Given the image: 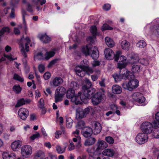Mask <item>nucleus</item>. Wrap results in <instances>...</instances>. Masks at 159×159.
Instances as JSON below:
<instances>
[{"mask_svg": "<svg viewBox=\"0 0 159 159\" xmlns=\"http://www.w3.org/2000/svg\"><path fill=\"white\" fill-rule=\"evenodd\" d=\"M91 52L90 53L92 58L94 59L98 58L99 57V53L98 48L96 47H92L90 50Z\"/></svg>", "mask_w": 159, "mask_h": 159, "instance_id": "5701e85b", "label": "nucleus"}, {"mask_svg": "<svg viewBox=\"0 0 159 159\" xmlns=\"http://www.w3.org/2000/svg\"><path fill=\"white\" fill-rule=\"evenodd\" d=\"M13 78L14 80H17L21 82H22L24 81V79L23 77L20 76L17 74L16 73L14 74Z\"/></svg>", "mask_w": 159, "mask_h": 159, "instance_id": "a18cd8bd", "label": "nucleus"}, {"mask_svg": "<svg viewBox=\"0 0 159 159\" xmlns=\"http://www.w3.org/2000/svg\"><path fill=\"white\" fill-rule=\"evenodd\" d=\"M85 116L83 110L81 109H79L76 110V119H80Z\"/></svg>", "mask_w": 159, "mask_h": 159, "instance_id": "cd10ccee", "label": "nucleus"}, {"mask_svg": "<svg viewBox=\"0 0 159 159\" xmlns=\"http://www.w3.org/2000/svg\"><path fill=\"white\" fill-rule=\"evenodd\" d=\"M154 26V24L152 23L147 24L144 28L145 33L150 35L156 33L159 34V25L156 26L155 28Z\"/></svg>", "mask_w": 159, "mask_h": 159, "instance_id": "423d86ee", "label": "nucleus"}, {"mask_svg": "<svg viewBox=\"0 0 159 159\" xmlns=\"http://www.w3.org/2000/svg\"><path fill=\"white\" fill-rule=\"evenodd\" d=\"M12 91L16 94L20 93L22 90V88L19 84H15L12 87Z\"/></svg>", "mask_w": 159, "mask_h": 159, "instance_id": "72a5a7b5", "label": "nucleus"}, {"mask_svg": "<svg viewBox=\"0 0 159 159\" xmlns=\"http://www.w3.org/2000/svg\"><path fill=\"white\" fill-rule=\"evenodd\" d=\"M43 153L41 151L38 152L34 156V159H42Z\"/></svg>", "mask_w": 159, "mask_h": 159, "instance_id": "de8ad7c7", "label": "nucleus"}, {"mask_svg": "<svg viewBox=\"0 0 159 159\" xmlns=\"http://www.w3.org/2000/svg\"><path fill=\"white\" fill-rule=\"evenodd\" d=\"M30 42V40L29 38L26 37L25 38L24 37L21 38L19 42V48L21 52L25 58L27 57L26 52L29 51L28 44Z\"/></svg>", "mask_w": 159, "mask_h": 159, "instance_id": "20e7f679", "label": "nucleus"}, {"mask_svg": "<svg viewBox=\"0 0 159 159\" xmlns=\"http://www.w3.org/2000/svg\"><path fill=\"white\" fill-rule=\"evenodd\" d=\"M101 29L102 31H104L108 30H112L113 29V28L112 27L109 26V25L107 24H105L103 25Z\"/></svg>", "mask_w": 159, "mask_h": 159, "instance_id": "5fc2aeb1", "label": "nucleus"}, {"mask_svg": "<svg viewBox=\"0 0 159 159\" xmlns=\"http://www.w3.org/2000/svg\"><path fill=\"white\" fill-rule=\"evenodd\" d=\"M142 69L140 65L134 64L132 66L131 71L135 73H138L142 71Z\"/></svg>", "mask_w": 159, "mask_h": 159, "instance_id": "7c9ffc66", "label": "nucleus"}, {"mask_svg": "<svg viewBox=\"0 0 159 159\" xmlns=\"http://www.w3.org/2000/svg\"><path fill=\"white\" fill-rule=\"evenodd\" d=\"M20 141L19 140L15 141L12 143L11 147L14 151H16L20 147Z\"/></svg>", "mask_w": 159, "mask_h": 159, "instance_id": "473e14b6", "label": "nucleus"}, {"mask_svg": "<svg viewBox=\"0 0 159 159\" xmlns=\"http://www.w3.org/2000/svg\"><path fill=\"white\" fill-rule=\"evenodd\" d=\"M56 151L59 154H61L64 152L66 150V148H63L59 145H57L56 146Z\"/></svg>", "mask_w": 159, "mask_h": 159, "instance_id": "79ce46f5", "label": "nucleus"}, {"mask_svg": "<svg viewBox=\"0 0 159 159\" xmlns=\"http://www.w3.org/2000/svg\"><path fill=\"white\" fill-rule=\"evenodd\" d=\"M102 153L103 156L112 157L116 155L117 153L112 149L107 148L104 150Z\"/></svg>", "mask_w": 159, "mask_h": 159, "instance_id": "4be33fe9", "label": "nucleus"}, {"mask_svg": "<svg viewBox=\"0 0 159 159\" xmlns=\"http://www.w3.org/2000/svg\"><path fill=\"white\" fill-rule=\"evenodd\" d=\"M38 106L40 108H43L44 107V102L43 99L41 98L38 102Z\"/></svg>", "mask_w": 159, "mask_h": 159, "instance_id": "052dcab7", "label": "nucleus"}, {"mask_svg": "<svg viewBox=\"0 0 159 159\" xmlns=\"http://www.w3.org/2000/svg\"><path fill=\"white\" fill-rule=\"evenodd\" d=\"M102 130V126L100 123L95 122L94 124V128L93 133L95 134H99Z\"/></svg>", "mask_w": 159, "mask_h": 159, "instance_id": "393cba45", "label": "nucleus"}, {"mask_svg": "<svg viewBox=\"0 0 159 159\" xmlns=\"http://www.w3.org/2000/svg\"><path fill=\"white\" fill-rule=\"evenodd\" d=\"M148 137L147 134L143 133H139L135 138L136 142L139 144H143L148 141Z\"/></svg>", "mask_w": 159, "mask_h": 159, "instance_id": "f8f14e48", "label": "nucleus"}, {"mask_svg": "<svg viewBox=\"0 0 159 159\" xmlns=\"http://www.w3.org/2000/svg\"><path fill=\"white\" fill-rule=\"evenodd\" d=\"M120 46L123 50H128L130 47L129 42L126 40L122 41L120 43Z\"/></svg>", "mask_w": 159, "mask_h": 159, "instance_id": "2f4dec72", "label": "nucleus"}, {"mask_svg": "<svg viewBox=\"0 0 159 159\" xmlns=\"http://www.w3.org/2000/svg\"><path fill=\"white\" fill-rule=\"evenodd\" d=\"M80 66H82V67L84 68V66H89V62L86 59L84 60L83 61H82L81 63Z\"/></svg>", "mask_w": 159, "mask_h": 159, "instance_id": "0e129e2a", "label": "nucleus"}, {"mask_svg": "<svg viewBox=\"0 0 159 159\" xmlns=\"http://www.w3.org/2000/svg\"><path fill=\"white\" fill-rule=\"evenodd\" d=\"M84 123L82 120H81L79 122L76 126V128L78 129H81L84 128Z\"/></svg>", "mask_w": 159, "mask_h": 159, "instance_id": "8fccbe9b", "label": "nucleus"}, {"mask_svg": "<svg viewBox=\"0 0 159 159\" xmlns=\"http://www.w3.org/2000/svg\"><path fill=\"white\" fill-rule=\"evenodd\" d=\"M18 114L20 119L25 120L29 116V112L27 109L22 107L19 109Z\"/></svg>", "mask_w": 159, "mask_h": 159, "instance_id": "2eb2a0df", "label": "nucleus"}, {"mask_svg": "<svg viewBox=\"0 0 159 159\" xmlns=\"http://www.w3.org/2000/svg\"><path fill=\"white\" fill-rule=\"evenodd\" d=\"M82 52L86 56L90 54V50L88 46L83 47L82 49Z\"/></svg>", "mask_w": 159, "mask_h": 159, "instance_id": "ea45409f", "label": "nucleus"}, {"mask_svg": "<svg viewBox=\"0 0 159 159\" xmlns=\"http://www.w3.org/2000/svg\"><path fill=\"white\" fill-rule=\"evenodd\" d=\"M66 90L63 86H60L56 89L55 94V99L56 102L61 100V98L66 93Z\"/></svg>", "mask_w": 159, "mask_h": 159, "instance_id": "1a4fd4ad", "label": "nucleus"}, {"mask_svg": "<svg viewBox=\"0 0 159 159\" xmlns=\"http://www.w3.org/2000/svg\"><path fill=\"white\" fill-rule=\"evenodd\" d=\"M32 1L33 4L36 6L39 4L42 6L46 2L45 0H32Z\"/></svg>", "mask_w": 159, "mask_h": 159, "instance_id": "4c0bfd02", "label": "nucleus"}, {"mask_svg": "<svg viewBox=\"0 0 159 159\" xmlns=\"http://www.w3.org/2000/svg\"><path fill=\"white\" fill-rule=\"evenodd\" d=\"M18 1V0H11V18H14L15 17L14 8L16 7Z\"/></svg>", "mask_w": 159, "mask_h": 159, "instance_id": "a211bd4d", "label": "nucleus"}, {"mask_svg": "<svg viewBox=\"0 0 159 159\" xmlns=\"http://www.w3.org/2000/svg\"><path fill=\"white\" fill-rule=\"evenodd\" d=\"M93 133L92 129L90 127H86L83 129L82 133L83 135L87 138L91 136Z\"/></svg>", "mask_w": 159, "mask_h": 159, "instance_id": "b1692460", "label": "nucleus"}, {"mask_svg": "<svg viewBox=\"0 0 159 159\" xmlns=\"http://www.w3.org/2000/svg\"><path fill=\"white\" fill-rule=\"evenodd\" d=\"M84 69L85 71V74L86 73L87 74L89 75L93 73V69L89 67V66H84Z\"/></svg>", "mask_w": 159, "mask_h": 159, "instance_id": "c03bdc74", "label": "nucleus"}, {"mask_svg": "<svg viewBox=\"0 0 159 159\" xmlns=\"http://www.w3.org/2000/svg\"><path fill=\"white\" fill-rule=\"evenodd\" d=\"M73 121L70 117L67 118L66 119V126L69 129L71 128L73 124Z\"/></svg>", "mask_w": 159, "mask_h": 159, "instance_id": "58836bf2", "label": "nucleus"}, {"mask_svg": "<svg viewBox=\"0 0 159 159\" xmlns=\"http://www.w3.org/2000/svg\"><path fill=\"white\" fill-rule=\"evenodd\" d=\"M34 59H41L43 58V54L42 52H39L34 55Z\"/></svg>", "mask_w": 159, "mask_h": 159, "instance_id": "13d9d810", "label": "nucleus"}, {"mask_svg": "<svg viewBox=\"0 0 159 159\" xmlns=\"http://www.w3.org/2000/svg\"><path fill=\"white\" fill-rule=\"evenodd\" d=\"M132 100L139 103H143L145 101V98L143 95L139 92H135L133 93L131 96Z\"/></svg>", "mask_w": 159, "mask_h": 159, "instance_id": "ddd939ff", "label": "nucleus"}, {"mask_svg": "<svg viewBox=\"0 0 159 159\" xmlns=\"http://www.w3.org/2000/svg\"><path fill=\"white\" fill-rule=\"evenodd\" d=\"M112 91L113 93L117 94H120L122 91L121 87L117 85H114L112 87Z\"/></svg>", "mask_w": 159, "mask_h": 159, "instance_id": "c756f323", "label": "nucleus"}, {"mask_svg": "<svg viewBox=\"0 0 159 159\" xmlns=\"http://www.w3.org/2000/svg\"><path fill=\"white\" fill-rule=\"evenodd\" d=\"M30 102V100H25L23 98L20 99L17 101V104L15 105L16 107H19L22 106L26 103H29Z\"/></svg>", "mask_w": 159, "mask_h": 159, "instance_id": "bb28decb", "label": "nucleus"}, {"mask_svg": "<svg viewBox=\"0 0 159 159\" xmlns=\"http://www.w3.org/2000/svg\"><path fill=\"white\" fill-rule=\"evenodd\" d=\"M83 111L86 116L90 112L93 113L94 111V110L91 107H89L84 109V110H83Z\"/></svg>", "mask_w": 159, "mask_h": 159, "instance_id": "a19ab883", "label": "nucleus"}, {"mask_svg": "<svg viewBox=\"0 0 159 159\" xmlns=\"http://www.w3.org/2000/svg\"><path fill=\"white\" fill-rule=\"evenodd\" d=\"M146 45V42L143 40L139 41L136 43V46L137 47L140 48H144Z\"/></svg>", "mask_w": 159, "mask_h": 159, "instance_id": "e433bc0d", "label": "nucleus"}, {"mask_svg": "<svg viewBox=\"0 0 159 159\" xmlns=\"http://www.w3.org/2000/svg\"><path fill=\"white\" fill-rule=\"evenodd\" d=\"M74 90L70 88L67 90L66 93V96L67 98H70L71 101L74 103L75 104L78 105L79 104H82V102L84 103L87 102V101L85 100H82L80 98V96L79 95H76L75 94Z\"/></svg>", "mask_w": 159, "mask_h": 159, "instance_id": "f03ea898", "label": "nucleus"}, {"mask_svg": "<svg viewBox=\"0 0 159 159\" xmlns=\"http://www.w3.org/2000/svg\"><path fill=\"white\" fill-rule=\"evenodd\" d=\"M105 56L106 58L108 60L112 59L114 58V55L113 51L110 48H107L104 50Z\"/></svg>", "mask_w": 159, "mask_h": 159, "instance_id": "6ab92c4d", "label": "nucleus"}, {"mask_svg": "<svg viewBox=\"0 0 159 159\" xmlns=\"http://www.w3.org/2000/svg\"><path fill=\"white\" fill-rule=\"evenodd\" d=\"M153 132L152 133V135L153 136L156 138H159V130L158 129H156L154 131H153Z\"/></svg>", "mask_w": 159, "mask_h": 159, "instance_id": "bf43d9fd", "label": "nucleus"}, {"mask_svg": "<svg viewBox=\"0 0 159 159\" xmlns=\"http://www.w3.org/2000/svg\"><path fill=\"white\" fill-rule=\"evenodd\" d=\"M108 146V144L105 141L99 140L96 144L97 148L95 151L96 152L101 151L107 147Z\"/></svg>", "mask_w": 159, "mask_h": 159, "instance_id": "dca6fc26", "label": "nucleus"}, {"mask_svg": "<svg viewBox=\"0 0 159 159\" xmlns=\"http://www.w3.org/2000/svg\"><path fill=\"white\" fill-rule=\"evenodd\" d=\"M70 144L68 145V150L69 151H71L75 149V146L71 140L69 141Z\"/></svg>", "mask_w": 159, "mask_h": 159, "instance_id": "603ef678", "label": "nucleus"}, {"mask_svg": "<svg viewBox=\"0 0 159 159\" xmlns=\"http://www.w3.org/2000/svg\"><path fill=\"white\" fill-rule=\"evenodd\" d=\"M21 14L22 15L23 19V27L25 30H27V27L26 21L25 20V17L27 16L28 15L27 14L26 11L23 9L22 10Z\"/></svg>", "mask_w": 159, "mask_h": 159, "instance_id": "a878e982", "label": "nucleus"}, {"mask_svg": "<svg viewBox=\"0 0 159 159\" xmlns=\"http://www.w3.org/2000/svg\"><path fill=\"white\" fill-rule=\"evenodd\" d=\"M90 31L93 36H89L87 39V40L88 42H90L91 43H93L95 39V36L97 34V29L96 26H92L90 28Z\"/></svg>", "mask_w": 159, "mask_h": 159, "instance_id": "4468645a", "label": "nucleus"}, {"mask_svg": "<svg viewBox=\"0 0 159 159\" xmlns=\"http://www.w3.org/2000/svg\"><path fill=\"white\" fill-rule=\"evenodd\" d=\"M130 59L131 61L130 62L131 64L139 62L143 65L147 66L149 63V61L146 58H142L139 59L138 55L135 54H134L131 57Z\"/></svg>", "mask_w": 159, "mask_h": 159, "instance_id": "9b49d317", "label": "nucleus"}, {"mask_svg": "<svg viewBox=\"0 0 159 159\" xmlns=\"http://www.w3.org/2000/svg\"><path fill=\"white\" fill-rule=\"evenodd\" d=\"M96 139L93 137H90L87 139L85 142L84 144L85 146H90L94 143Z\"/></svg>", "mask_w": 159, "mask_h": 159, "instance_id": "f704fd0d", "label": "nucleus"}, {"mask_svg": "<svg viewBox=\"0 0 159 159\" xmlns=\"http://www.w3.org/2000/svg\"><path fill=\"white\" fill-rule=\"evenodd\" d=\"M155 119L157 121L153 122L154 126L155 127H159V111L157 112L155 115Z\"/></svg>", "mask_w": 159, "mask_h": 159, "instance_id": "c9c22d12", "label": "nucleus"}, {"mask_svg": "<svg viewBox=\"0 0 159 159\" xmlns=\"http://www.w3.org/2000/svg\"><path fill=\"white\" fill-rule=\"evenodd\" d=\"M121 54V51H118L114 55L115 61L118 62L117 67L120 69L125 68L128 63L126 57Z\"/></svg>", "mask_w": 159, "mask_h": 159, "instance_id": "7ed1b4c3", "label": "nucleus"}, {"mask_svg": "<svg viewBox=\"0 0 159 159\" xmlns=\"http://www.w3.org/2000/svg\"><path fill=\"white\" fill-rule=\"evenodd\" d=\"M134 75L130 71H128L127 69H125L124 74L120 75L118 73H115L113 75V77L115 81L117 82L121 80L122 79H131L134 77Z\"/></svg>", "mask_w": 159, "mask_h": 159, "instance_id": "39448f33", "label": "nucleus"}, {"mask_svg": "<svg viewBox=\"0 0 159 159\" xmlns=\"http://www.w3.org/2000/svg\"><path fill=\"white\" fill-rule=\"evenodd\" d=\"M106 141L109 144H113L114 143V139L113 138L110 136H107L105 138Z\"/></svg>", "mask_w": 159, "mask_h": 159, "instance_id": "3c124183", "label": "nucleus"}, {"mask_svg": "<svg viewBox=\"0 0 159 159\" xmlns=\"http://www.w3.org/2000/svg\"><path fill=\"white\" fill-rule=\"evenodd\" d=\"M70 86L72 89H76L78 88L79 85L76 82L73 81L71 83Z\"/></svg>", "mask_w": 159, "mask_h": 159, "instance_id": "4d7b16f0", "label": "nucleus"}, {"mask_svg": "<svg viewBox=\"0 0 159 159\" xmlns=\"http://www.w3.org/2000/svg\"><path fill=\"white\" fill-rule=\"evenodd\" d=\"M102 155L101 153L98 152L95 150V152L94 153L92 157L93 159H101V156Z\"/></svg>", "mask_w": 159, "mask_h": 159, "instance_id": "09e8293b", "label": "nucleus"}, {"mask_svg": "<svg viewBox=\"0 0 159 159\" xmlns=\"http://www.w3.org/2000/svg\"><path fill=\"white\" fill-rule=\"evenodd\" d=\"M63 82V80L59 77H56L50 82L52 86L57 87L61 84Z\"/></svg>", "mask_w": 159, "mask_h": 159, "instance_id": "412c9836", "label": "nucleus"}, {"mask_svg": "<svg viewBox=\"0 0 159 159\" xmlns=\"http://www.w3.org/2000/svg\"><path fill=\"white\" fill-rule=\"evenodd\" d=\"M51 75L48 72L45 73L43 75V78L45 80L48 79L50 77Z\"/></svg>", "mask_w": 159, "mask_h": 159, "instance_id": "338daca9", "label": "nucleus"}, {"mask_svg": "<svg viewBox=\"0 0 159 159\" xmlns=\"http://www.w3.org/2000/svg\"><path fill=\"white\" fill-rule=\"evenodd\" d=\"M2 157L3 159H10V154L7 152H3Z\"/></svg>", "mask_w": 159, "mask_h": 159, "instance_id": "e2e57ef3", "label": "nucleus"}, {"mask_svg": "<svg viewBox=\"0 0 159 159\" xmlns=\"http://www.w3.org/2000/svg\"><path fill=\"white\" fill-rule=\"evenodd\" d=\"M111 108L114 111H116V113L118 115H120V111L119 110H117V107L116 106L115 104H113L111 106Z\"/></svg>", "mask_w": 159, "mask_h": 159, "instance_id": "6e6d98bb", "label": "nucleus"}, {"mask_svg": "<svg viewBox=\"0 0 159 159\" xmlns=\"http://www.w3.org/2000/svg\"><path fill=\"white\" fill-rule=\"evenodd\" d=\"M75 71L76 75L80 77H83L85 75L84 68L82 67V66L79 65L76 66Z\"/></svg>", "mask_w": 159, "mask_h": 159, "instance_id": "f3484780", "label": "nucleus"}, {"mask_svg": "<svg viewBox=\"0 0 159 159\" xmlns=\"http://www.w3.org/2000/svg\"><path fill=\"white\" fill-rule=\"evenodd\" d=\"M38 37L44 43H47L50 41V38L45 33L39 34Z\"/></svg>", "mask_w": 159, "mask_h": 159, "instance_id": "aec40b11", "label": "nucleus"}, {"mask_svg": "<svg viewBox=\"0 0 159 159\" xmlns=\"http://www.w3.org/2000/svg\"><path fill=\"white\" fill-rule=\"evenodd\" d=\"M105 42L107 45L110 48H112L115 45V43L113 40L109 37L105 38Z\"/></svg>", "mask_w": 159, "mask_h": 159, "instance_id": "c85d7f7f", "label": "nucleus"}, {"mask_svg": "<svg viewBox=\"0 0 159 159\" xmlns=\"http://www.w3.org/2000/svg\"><path fill=\"white\" fill-rule=\"evenodd\" d=\"M40 136V134L39 133L37 132L35 134H34L31 135L30 137V139L32 141H34L36 138H39Z\"/></svg>", "mask_w": 159, "mask_h": 159, "instance_id": "864d4df0", "label": "nucleus"}, {"mask_svg": "<svg viewBox=\"0 0 159 159\" xmlns=\"http://www.w3.org/2000/svg\"><path fill=\"white\" fill-rule=\"evenodd\" d=\"M48 155L50 158L51 159H57V156L54 155L52 154L50 152H48Z\"/></svg>", "mask_w": 159, "mask_h": 159, "instance_id": "774afa93", "label": "nucleus"}, {"mask_svg": "<svg viewBox=\"0 0 159 159\" xmlns=\"http://www.w3.org/2000/svg\"><path fill=\"white\" fill-rule=\"evenodd\" d=\"M55 53V52L53 51L47 52L45 55V58L46 60L48 59L50 57L53 56Z\"/></svg>", "mask_w": 159, "mask_h": 159, "instance_id": "49530a36", "label": "nucleus"}, {"mask_svg": "<svg viewBox=\"0 0 159 159\" xmlns=\"http://www.w3.org/2000/svg\"><path fill=\"white\" fill-rule=\"evenodd\" d=\"M32 147L28 145L22 146L21 149V154L22 156L25 158H28L30 157L32 153Z\"/></svg>", "mask_w": 159, "mask_h": 159, "instance_id": "9d476101", "label": "nucleus"}, {"mask_svg": "<svg viewBox=\"0 0 159 159\" xmlns=\"http://www.w3.org/2000/svg\"><path fill=\"white\" fill-rule=\"evenodd\" d=\"M157 128L154 127L153 122L152 124L151 123L148 121L143 123L141 126L142 131L146 134H150L153 131L154 128Z\"/></svg>", "mask_w": 159, "mask_h": 159, "instance_id": "6e6552de", "label": "nucleus"}, {"mask_svg": "<svg viewBox=\"0 0 159 159\" xmlns=\"http://www.w3.org/2000/svg\"><path fill=\"white\" fill-rule=\"evenodd\" d=\"M111 6L109 4H106L103 6V9L105 11L109 10L111 8Z\"/></svg>", "mask_w": 159, "mask_h": 159, "instance_id": "69168bd1", "label": "nucleus"}, {"mask_svg": "<svg viewBox=\"0 0 159 159\" xmlns=\"http://www.w3.org/2000/svg\"><path fill=\"white\" fill-rule=\"evenodd\" d=\"M86 85H84L82 88L84 91L82 94L81 92H79V95L80 96V98L82 100H85L87 101L88 99L92 98V102L94 105L99 104L105 97L104 90L102 89L99 92L94 94L95 90L90 88L92 84L89 80L87 78L85 79Z\"/></svg>", "mask_w": 159, "mask_h": 159, "instance_id": "f257e3e1", "label": "nucleus"}, {"mask_svg": "<svg viewBox=\"0 0 159 159\" xmlns=\"http://www.w3.org/2000/svg\"><path fill=\"white\" fill-rule=\"evenodd\" d=\"M38 69L39 72L41 73H43L45 70V66L43 64H40L38 66Z\"/></svg>", "mask_w": 159, "mask_h": 159, "instance_id": "680f3d73", "label": "nucleus"}, {"mask_svg": "<svg viewBox=\"0 0 159 159\" xmlns=\"http://www.w3.org/2000/svg\"><path fill=\"white\" fill-rule=\"evenodd\" d=\"M23 3L25 4V6L27 7V10L30 12L33 11L32 6L30 4L27 2L26 0H22Z\"/></svg>", "mask_w": 159, "mask_h": 159, "instance_id": "37998d69", "label": "nucleus"}, {"mask_svg": "<svg viewBox=\"0 0 159 159\" xmlns=\"http://www.w3.org/2000/svg\"><path fill=\"white\" fill-rule=\"evenodd\" d=\"M122 86L123 89L132 91L139 86V81L137 79H134L130 80L128 82H124Z\"/></svg>", "mask_w": 159, "mask_h": 159, "instance_id": "0eeeda50", "label": "nucleus"}]
</instances>
